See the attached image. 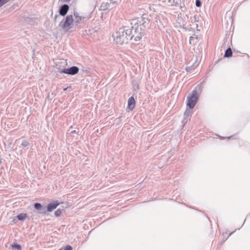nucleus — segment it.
Returning <instances> with one entry per match:
<instances>
[{"label": "nucleus", "instance_id": "5701e85b", "mask_svg": "<svg viewBox=\"0 0 250 250\" xmlns=\"http://www.w3.org/2000/svg\"><path fill=\"white\" fill-rule=\"evenodd\" d=\"M194 39H198V37L196 36V37H194L193 36H191L189 39V43L190 44L192 43L193 42V41Z\"/></svg>", "mask_w": 250, "mask_h": 250}, {"label": "nucleus", "instance_id": "c756f323", "mask_svg": "<svg viewBox=\"0 0 250 250\" xmlns=\"http://www.w3.org/2000/svg\"><path fill=\"white\" fill-rule=\"evenodd\" d=\"M64 2H68L70 0H62Z\"/></svg>", "mask_w": 250, "mask_h": 250}, {"label": "nucleus", "instance_id": "a211bd4d", "mask_svg": "<svg viewBox=\"0 0 250 250\" xmlns=\"http://www.w3.org/2000/svg\"><path fill=\"white\" fill-rule=\"evenodd\" d=\"M195 67V66H194V65L193 64L189 67L186 66L185 67V69L186 70V71L187 72H190L192 69H194Z\"/></svg>", "mask_w": 250, "mask_h": 250}, {"label": "nucleus", "instance_id": "b1692460", "mask_svg": "<svg viewBox=\"0 0 250 250\" xmlns=\"http://www.w3.org/2000/svg\"><path fill=\"white\" fill-rule=\"evenodd\" d=\"M195 4L197 7H200L202 4L201 1H200V0H196Z\"/></svg>", "mask_w": 250, "mask_h": 250}, {"label": "nucleus", "instance_id": "4468645a", "mask_svg": "<svg viewBox=\"0 0 250 250\" xmlns=\"http://www.w3.org/2000/svg\"><path fill=\"white\" fill-rule=\"evenodd\" d=\"M27 217L26 213H20L17 216V218L20 221H23Z\"/></svg>", "mask_w": 250, "mask_h": 250}, {"label": "nucleus", "instance_id": "412c9836", "mask_svg": "<svg viewBox=\"0 0 250 250\" xmlns=\"http://www.w3.org/2000/svg\"><path fill=\"white\" fill-rule=\"evenodd\" d=\"M148 61H149L150 62H157V58L154 57H150L149 61H147V62H148Z\"/></svg>", "mask_w": 250, "mask_h": 250}, {"label": "nucleus", "instance_id": "c85d7f7f", "mask_svg": "<svg viewBox=\"0 0 250 250\" xmlns=\"http://www.w3.org/2000/svg\"><path fill=\"white\" fill-rule=\"evenodd\" d=\"M58 16V15H56V16H55V21H56V19H57V18Z\"/></svg>", "mask_w": 250, "mask_h": 250}, {"label": "nucleus", "instance_id": "4be33fe9", "mask_svg": "<svg viewBox=\"0 0 250 250\" xmlns=\"http://www.w3.org/2000/svg\"><path fill=\"white\" fill-rule=\"evenodd\" d=\"M10 0H0V8Z\"/></svg>", "mask_w": 250, "mask_h": 250}, {"label": "nucleus", "instance_id": "9b49d317", "mask_svg": "<svg viewBox=\"0 0 250 250\" xmlns=\"http://www.w3.org/2000/svg\"><path fill=\"white\" fill-rule=\"evenodd\" d=\"M135 106V101L133 96H131L128 100V108L130 110H132Z\"/></svg>", "mask_w": 250, "mask_h": 250}, {"label": "nucleus", "instance_id": "423d86ee", "mask_svg": "<svg viewBox=\"0 0 250 250\" xmlns=\"http://www.w3.org/2000/svg\"><path fill=\"white\" fill-rule=\"evenodd\" d=\"M79 70V68L77 66H73L70 67L69 68H64L60 70L59 72L61 73H63L69 75H74L78 73Z\"/></svg>", "mask_w": 250, "mask_h": 250}, {"label": "nucleus", "instance_id": "2f4dec72", "mask_svg": "<svg viewBox=\"0 0 250 250\" xmlns=\"http://www.w3.org/2000/svg\"><path fill=\"white\" fill-rule=\"evenodd\" d=\"M67 88H64L63 90H64V91H65V90H67Z\"/></svg>", "mask_w": 250, "mask_h": 250}, {"label": "nucleus", "instance_id": "dca6fc26", "mask_svg": "<svg viewBox=\"0 0 250 250\" xmlns=\"http://www.w3.org/2000/svg\"><path fill=\"white\" fill-rule=\"evenodd\" d=\"M191 109H186V110L184 112V119H185L186 118L188 117L191 115Z\"/></svg>", "mask_w": 250, "mask_h": 250}, {"label": "nucleus", "instance_id": "39448f33", "mask_svg": "<svg viewBox=\"0 0 250 250\" xmlns=\"http://www.w3.org/2000/svg\"><path fill=\"white\" fill-rule=\"evenodd\" d=\"M74 22H75L77 25H78V24L83 23L84 21H86L90 18V15H87L85 16L80 15L78 12H74Z\"/></svg>", "mask_w": 250, "mask_h": 250}, {"label": "nucleus", "instance_id": "f03ea898", "mask_svg": "<svg viewBox=\"0 0 250 250\" xmlns=\"http://www.w3.org/2000/svg\"><path fill=\"white\" fill-rule=\"evenodd\" d=\"M128 26L132 30L131 34L132 37L134 38V40L140 41L145 34L146 28L141 24L138 19L131 20Z\"/></svg>", "mask_w": 250, "mask_h": 250}, {"label": "nucleus", "instance_id": "20e7f679", "mask_svg": "<svg viewBox=\"0 0 250 250\" xmlns=\"http://www.w3.org/2000/svg\"><path fill=\"white\" fill-rule=\"evenodd\" d=\"M198 99V95L196 90L192 91L191 93L189 94L188 97L187 105L190 109H193L195 106Z\"/></svg>", "mask_w": 250, "mask_h": 250}, {"label": "nucleus", "instance_id": "6e6552de", "mask_svg": "<svg viewBox=\"0 0 250 250\" xmlns=\"http://www.w3.org/2000/svg\"><path fill=\"white\" fill-rule=\"evenodd\" d=\"M34 208L36 209V212L39 214H45L47 213L46 207L45 206L42 205L40 203H35Z\"/></svg>", "mask_w": 250, "mask_h": 250}, {"label": "nucleus", "instance_id": "aec40b11", "mask_svg": "<svg viewBox=\"0 0 250 250\" xmlns=\"http://www.w3.org/2000/svg\"><path fill=\"white\" fill-rule=\"evenodd\" d=\"M12 247L13 248L17 249L18 250H21V247L20 245L17 244H14L13 245H12Z\"/></svg>", "mask_w": 250, "mask_h": 250}, {"label": "nucleus", "instance_id": "f257e3e1", "mask_svg": "<svg viewBox=\"0 0 250 250\" xmlns=\"http://www.w3.org/2000/svg\"><path fill=\"white\" fill-rule=\"evenodd\" d=\"M131 32L132 30L129 26H124L119 28V30L113 35L114 42L120 44L127 43L133 38Z\"/></svg>", "mask_w": 250, "mask_h": 250}, {"label": "nucleus", "instance_id": "6ab92c4d", "mask_svg": "<svg viewBox=\"0 0 250 250\" xmlns=\"http://www.w3.org/2000/svg\"><path fill=\"white\" fill-rule=\"evenodd\" d=\"M63 209H60V208L58 209L57 210H56L55 212V215L57 217H59L61 215V214H62V210Z\"/></svg>", "mask_w": 250, "mask_h": 250}, {"label": "nucleus", "instance_id": "0eeeda50", "mask_svg": "<svg viewBox=\"0 0 250 250\" xmlns=\"http://www.w3.org/2000/svg\"><path fill=\"white\" fill-rule=\"evenodd\" d=\"M135 19H138L141 24H142L146 28L150 26V20L148 19V16L146 14L143 15L140 18H137Z\"/></svg>", "mask_w": 250, "mask_h": 250}, {"label": "nucleus", "instance_id": "f3484780", "mask_svg": "<svg viewBox=\"0 0 250 250\" xmlns=\"http://www.w3.org/2000/svg\"><path fill=\"white\" fill-rule=\"evenodd\" d=\"M28 145H29L28 142L25 140H22V143L21 144V146L22 148H24V147H26L27 146H28Z\"/></svg>", "mask_w": 250, "mask_h": 250}, {"label": "nucleus", "instance_id": "f8f14e48", "mask_svg": "<svg viewBox=\"0 0 250 250\" xmlns=\"http://www.w3.org/2000/svg\"><path fill=\"white\" fill-rule=\"evenodd\" d=\"M59 204L57 202H53L48 204L46 208L47 212H51L54 209L56 208Z\"/></svg>", "mask_w": 250, "mask_h": 250}, {"label": "nucleus", "instance_id": "ddd939ff", "mask_svg": "<svg viewBox=\"0 0 250 250\" xmlns=\"http://www.w3.org/2000/svg\"><path fill=\"white\" fill-rule=\"evenodd\" d=\"M112 3V2L107 1V2H103L100 6V9L102 10H105L110 7L111 4Z\"/></svg>", "mask_w": 250, "mask_h": 250}, {"label": "nucleus", "instance_id": "7c9ffc66", "mask_svg": "<svg viewBox=\"0 0 250 250\" xmlns=\"http://www.w3.org/2000/svg\"><path fill=\"white\" fill-rule=\"evenodd\" d=\"M136 87L137 88V89H138L139 88V85L138 84L136 86Z\"/></svg>", "mask_w": 250, "mask_h": 250}, {"label": "nucleus", "instance_id": "1a4fd4ad", "mask_svg": "<svg viewBox=\"0 0 250 250\" xmlns=\"http://www.w3.org/2000/svg\"><path fill=\"white\" fill-rule=\"evenodd\" d=\"M182 2L181 0H168L167 6L172 7L173 9L175 7L182 8Z\"/></svg>", "mask_w": 250, "mask_h": 250}, {"label": "nucleus", "instance_id": "a878e982", "mask_svg": "<svg viewBox=\"0 0 250 250\" xmlns=\"http://www.w3.org/2000/svg\"><path fill=\"white\" fill-rule=\"evenodd\" d=\"M162 3H165V5H167L168 0H159Z\"/></svg>", "mask_w": 250, "mask_h": 250}, {"label": "nucleus", "instance_id": "393cba45", "mask_svg": "<svg viewBox=\"0 0 250 250\" xmlns=\"http://www.w3.org/2000/svg\"><path fill=\"white\" fill-rule=\"evenodd\" d=\"M193 20L194 22H198L199 21V17L196 15L193 17Z\"/></svg>", "mask_w": 250, "mask_h": 250}, {"label": "nucleus", "instance_id": "7ed1b4c3", "mask_svg": "<svg viewBox=\"0 0 250 250\" xmlns=\"http://www.w3.org/2000/svg\"><path fill=\"white\" fill-rule=\"evenodd\" d=\"M74 25V18L72 15H68L66 17L64 21H62L60 22L59 26L61 28L67 31L73 27Z\"/></svg>", "mask_w": 250, "mask_h": 250}, {"label": "nucleus", "instance_id": "2eb2a0df", "mask_svg": "<svg viewBox=\"0 0 250 250\" xmlns=\"http://www.w3.org/2000/svg\"><path fill=\"white\" fill-rule=\"evenodd\" d=\"M232 50L230 48H229L227 49L225 53V54L224 55V57H229L232 56Z\"/></svg>", "mask_w": 250, "mask_h": 250}, {"label": "nucleus", "instance_id": "cd10ccee", "mask_svg": "<svg viewBox=\"0 0 250 250\" xmlns=\"http://www.w3.org/2000/svg\"><path fill=\"white\" fill-rule=\"evenodd\" d=\"M75 132H76V131H75V130H73V131H71V132H70V133H71V134H73V133H75Z\"/></svg>", "mask_w": 250, "mask_h": 250}, {"label": "nucleus", "instance_id": "9d476101", "mask_svg": "<svg viewBox=\"0 0 250 250\" xmlns=\"http://www.w3.org/2000/svg\"><path fill=\"white\" fill-rule=\"evenodd\" d=\"M69 10V6L67 4L62 5L60 8L59 13L61 16H65Z\"/></svg>", "mask_w": 250, "mask_h": 250}, {"label": "nucleus", "instance_id": "bb28decb", "mask_svg": "<svg viewBox=\"0 0 250 250\" xmlns=\"http://www.w3.org/2000/svg\"><path fill=\"white\" fill-rule=\"evenodd\" d=\"M108 1H109L110 2H112V4L117 3L119 0H107Z\"/></svg>", "mask_w": 250, "mask_h": 250}]
</instances>
